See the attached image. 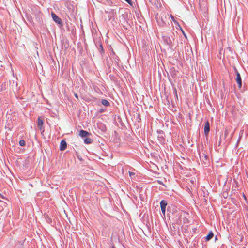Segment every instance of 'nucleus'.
Returning <instances> with one entry per match:
<instances>
[{
    "instance_id": "obj_1",
    "label": "nucleus",
    "mask_w": 248,
    "mask_h": 248,
    "mask_svg": "<svg viewBox=\"0 0 248 248\" xmlns=\"http://www.w3.org/2000/svg\"><path fill=\"white\" fill-rule=\"evenodd\" d=\"M189 217V214L185 211H182L180 215L179 219H183L184 224H188L189 223L188 217Z\"/></svg>"
},
{
    "instance_id": "obj_2",
    "label": "nucleus",
    "mask_w": 248,
    "mask_h": 248,
    "mask_svg": "<svg viewBox=\"0 0 248 248\" xmlns=\"http://www.w3.org/2000/svg\"><path fill=\"white\" fill-rule=\"evenodd\" d=\"M162 38L164 42L168 45L170 47L173 46V41L174 38L171 39L170 36L167 35L162 36Z\"/></svg>"
},
{
    "instance_id": "obj_3",
    "label": "nucleus",
    "mask_w": 248,
    "mask_h": 248,
    "mask_svg": "<svg viewBox=\"0 0 248 248\" xmlns=\"http://www.w3.org/2000/svg\"><path fill=\"white\" fill-rule=\"evenodd\" d=\"M234 71L235 72L236 78V81L237 83L238 84V87L239 89H241L242 87V79L240 76V73L238 72L237 69L236 68V67L234 68Z\"/></svg>"
},
{
    "instance_id": "obj_4",
    "label": "nucleus",
    "mask_w": 248,
    "mask_h": 248,
    "mask_svg": "<svg viewBox=\"0 0 248 248\" xmlns=\"http://www.w3.org/2000/svg\"><path fill=\"white\" fill-rule=\"evenodd\" d=\"M95 44L101 56H103L105 54V51L100 40H99L95 42Z\"/></svg>"
},
{
    "instance_id": "obj_5",
    "label": "nucleus",
    "mask_w": 248,
    "mask_h": 248,
    "mask_svg": "<svg viewBox=\"0 0 248 248\" xmlns=\"http://www.w3.org/2000/svg\"><path fill=\"white\" fill-rule=\"evenodd\" d=\"M51 16L53 18V20L59 25L60 27H61L63 26L62 20L54 13H51Z\"/></svg>"
},
{
    "instance_id": "obj_6",
    "label": "nucleus",
    "mask_w": 248,
    "mask_h": 248,
    "mask_svg": "<svg viewBox=\"0 0 248 248\" xmlns=\"http://www.w3.org/2000/svg\"><path fill=\"white\" fill-rule=\"evenodd\" d=\"M34 16L36 21L38 23H39L40 24L43 23L42 17L43 16V14L42 12H41L40 11H37L36 13L34 14Z\"/></svg>"
},
{
    "instance_id": "obj_7",
    "label": "nucleus",
    "mask_w": 248,
    "mask_h": 248,
    "mask_svg": "<svg viewBox=\"0 0 248 248\" xmlns=\"http://www.w3.org/2000/svg\"><path fill=\"white\" fill-rule=\"evenodd\" d=\"M44 121L40 117H38L37 120V127L42 133L44 132V127L43 126Z\"/></svg>"
},
{
    "instance_id": "obj_8",
    "label": "nucleus",
    "mask_w": 248,
    "mask_h": 248,
    "mask_svg": "<svg viewBox=\"0 0 248 248\" xmlns=\"http://www.w3.org/2000/svg\"><path fill=\"white\" fill-rule=\"evenodd\" d=\"M157 139L159 142L161 143H163L165 142V138H164V133L163 131L159 130H157Z\"/></svg>"
},
{
    "instance_id": "obj_9",
    "label": "nucleus",
    "mask_w": 248,
    "mask_h": 248,
    "mask_svg": "<svg viewBox=\"0 0 248 248\" xmlns=\"http://www.w3.org/2000/svg\"><path fill=\"white\" fill-rule=\"evenodd\" d=\"M160 204L162 213L165 216V212H166V208L167 205V202L166 200H162L160 202Z\"/></svg>"
},
{
    "instance_id": "obj_10",
    "label": "nucleus",
    "mask_w": 248,
    "mask_h": 248,
    "mask_svg": "<svg viewBox=\"0 0 248 248\" xmlns=\"http://www.w3.org/2000/svg\"><path fill=\"white\" fill-rule=\"evenodd\" d=\"M210 124L209 121L207 120L205 123V125L204 128V134L206 136H207L210 132Z\"/></svg>"
},
{
    "instance_id": "obj_11",
    "label": "nucleus",
    "mask_w": 248,
    "mask_h": 248,
    "mask_svg": "<svg viewBox=\"0 0 248 248\" xmlns=\"http://www.w3.org/2000/svg\"><path fill=\"white\" fill-rule=\"evenodd\" d=\"M170 229L173 234H176L179 230V227L176 223H172V226L170 227Z\"/></svg>"
},
{
    "instance_id": "obj_12",
    "label": "nucleus",
    "mask_w": 248,
    "mask_h": 248,
    "mask_svg": "<svg viewBox=\"0 0 248 248\" xmlns=\"http://www.w3.org/2000/svg\"><path fill=\"white\" fill-rule=\"evenodd\" d=\"M67 148V143L64 140H62L60 143V150L61 151H64Z\"/></svg>"
},
{
    "instance_id": "obj_13",
    "label": "nucleus",
    "mask_w": 248,
    "mask_h": 248,
    "mask_svg": "<svg viewBox=\"0 0 248 248\" xmlns=\"http://www.w3.org/2000/svg\"><path fill=\"white\" fill-rule=\"evenodd\" d=\"M202 161L203 163L205 165L208 164L209 163V157H208L207 155H206L205 153H203V155L202 158Z\"/></svg>"
},
{
    "instance_id": "obj_14",
    "label": "nucleus",
    "mask_w": 248,
    "mask_h": 248,
    "mask_svg": "<svg viewBox=\"0 0 248 248\" xmlns=\"http://www.w3.org/2000/svg\"><path fill=\"white\" fill-rule=\"evenodd\" d=\"M97 127L102 132H105L107 130L106 125L102 123L97 124Z\"/></svg>"
},
{
    "instance_id": "obj_15",
    "label": "nucleus",
    "mask_w": 248,
    "mask_h": 248,
    "mask_svg": "<svg viewBox=\"0 0 248 248\" xmlns=\"http://www.w3.org/2000/svg\"><path fill=\"white\" fill-rule=\"evenodd\" d=\"M90 134H91V133L88 132L86 131L83 130H81L79 131V136L82 138L86 137L87 136H88V135H89Z\"/></svg>"
},
{
    "instance_id": "obj_16",
    "label": "nucleus",
    "mask_w": 248,
    "mask_h": 248,
    "mask_svg": "<svg viewBox=\"0 0 248 248\" xmlns=\"http://www.w3.org/2000/svg\"><path fill=\"white\" fill-rule=\"evenodd\" d=\"M111 59L113 60V62H115V63L117 65V66H119V62L120 59L117 55L112 56Z\"/></svg>"
},
{
    "instance_id": "obj_17",
    "label": "nucleus",
    "mask_w": 248,
    "mask_h": 248,
    "mask_svg": "<svg viewBox=\"0 0 248 248\" xmlns=\"http://www.w3.org/2000/svg\"><path fill=\"white\" fill-rule=\"evenodd\" d=\"M214 236V233L212 231H210L208 234L205 237V240L206 241H208L211 240Z\"/></svg>"
},
{
    "instance_id": "obj_18",
    "label": "nucleus",
    "mask_w": 248,
    "mask_h": 248,
    "mask_svg": "<svg viewBox=\"0 0 248 248\" xmlns=\"http://www.w3.org/2000/svg\"><path fill=\"white\" fill-rule=\"evenodd\" d=\"M25 240L23 241H20L16 243V248H23V244Z\"/></svg>"
},
{
    "instance_id": "obj_19",
    "label": "nucleus",
    "mask_w": 248,
    "mask_h": 248,
    "mask_svg": "<svg viewBox=\"0 0 248 248\" xmlns=\"http://www.w3.org/2000/svg\"><path fill=\"white\" fill-rule=\"evenodd\" d=\"M92 142H93V140L91 138L88 137L85 138L84 140V142L87 144H91Z\"/></svg>"
},
{
    "instance_id": "obj_20",
    "label": "nucleus",
    "mask_w": 248,
    "mask_h": 248,
    "mask_svg": "<svg viewBox=\"0 0 248 248\" xmlns=\"http://www.w3.org/2000/svg\"><path fill=\"white\" fill-rule=\"evenodd\" d=\"M101 103L102 105L106 107L109 106L110 105V103L108 102V100L106 99H102L101 100Z\"/></svg>"
},
{
    "instance_id": "obj_21",
    "label": "nucleus",
    "mask_w": 248,
    "mask_h": 248,
    "mask_svg": "<svg viewBox=\"0 0 248 248\" xmlns=\"http://www.w3.org/2000/svg\"><path fill=\"white\" fill-rule=\"evenodd\" d=\"M76 156L77 157V158L81 161H83V159H82V157L80 155H79V154L77 152H76Z\"/></svg>"
},
{
    "instance_id": "obj_22",
    "label": "nucleus",
    "mask_w": 248,
    "mask_h": 248,
    "mask_svg": "<svg viewBox=\"0 0 248 248\" xmlns=\"http://www.w3.org/2000/svg\"><path fill=\"white\" fill-rule=\"evenodd\" d=\"M172 87H173L174 94L175 96L176 97V98H178L177 89L175 86L174 87L173 86Z\"/></svg>"
},
{
    "instance_id": "obj_23",
    "label": "nucleus",
    "mask_w": 248,
    "mask_h": 248,
    "mask_svg": "<svg viewBox=\"0 0 248 248\" xmlns=\"http://www.w3.org/2000/svg\"><path fill=\"white\" fill-rule=\"evenodd\" d=\"M19 145L21 146H24L25 145V141L24 140H20L19 141Z\"/></svg>"
},
{
    "instance_id": "obj_24",
    "label": "nucleus",
    "mask_w": 248,
    "mask_h": 248,
    "mask_svg": "<svg viewBox=\"0 0 248 248\" xmlns=\"http://www.w3.org/2000/svg\"><path fill=\"white\" fill-rule=\"evenodd\" d=\"M180 29H181V30L182 31V33L184 35V36H185V37L186 38H187L185 32L183 31V30L182 29V28L181 27H180Z\"/></svg>"
},
{
    "instance_id": "obj_25",
    "label": "nucleus",
    "mask_w": 248,
    "mask_h": 248,
    "mask_svg": "<svg viewBox=\"0 0 248 248\" xmlns=\"http://www.w3.org/2000/svg\"><path fill=\"white\" fill-rule=\"evenodd\" d=\"M125 1H126L130 5H132V1L131 0H124Z\"/></svg>"
},
{
    "instance_id": "obj_26",
    "label": "nucleus",
    "mask_w": 248,
    "mask_h": 248,
    "mask_svg": "<svg viewBox=\"0 0 248 248\" xmlns=\"http://www.w3.org/2000/svg\"><path fill=\"white\" fill-rule=\"evenodd\" d=\"M111 57H112V56H115L116 55L115 52L113 50H112L110 53Z\"/></svg>"
},
{
    "instance_id": "obj_27",
    "label": "nucleus",
    "mask_w": 248,
    "mask_h": 248,
    "mask_svg": "<svg viewBox=\"0 0 248 248\" xmlns=\"http://www.w3.org/2000/svg\"><path fill=\"white\" fill-rule=\"evenodd\" d=\"M170 17H171V19L173 21V22L174 23H175L176 21H175V20L174 19V17L172 15H170Z\"/></svg>"
},
{
    "instance_id": "obj_28",
    "label": "nucleus",
    "mask_w": 248,
    "mask_h": 248,
    "mask_svg": "<svg viewBox=\"0 0 248 248\" xmlns=\"http://www.w3.org/2000/svg\"><path fill=\"white\" fill-rule=\"evenodd\" d=\"M157 183L160 184V185H163V183L162 181H160V180H157Z\"/></svg>"
},
{
    "instance_id": "obj_29",
    "label": "nucleus",
    "mask_w": 248,
    "mask_h": 248,
    "mask_svg": "<svg viewBox=\"0 0 248 248\" xmlns=\"http://www.w3.org/2000/svg\"><path fill=\"white\" fill-rule=\"evenodd\" d=\"M135 173L134 172H130L129 171V175L131 176L132 175H134Z\"/></svg>"
},
{
    "instance_id": "obj_30",
    "label": "nucleus",
    "mask_w": 248,
    "mask_h": 248,
    "mask_svg": "<svg viewBox=\"0 0 248 248\" xmlns=\"http://www.w3.org/2000/svg\"><path fill=\"white\" fill-rule=\"evenodd\" d=\"M74 96L75 97H76L77 99H78V95L77 93H74Z\"/></svg>"
},
{
    "instance_id": "obj_31",
    "label": "nucleus",
    "mask_w": 248,
    "mask_h": 248,
    "mask_svg": "<svg viewBox=\"0 0 248 248\" xmlns=\"http://www.w3.org/2000/svg\"><path fill=\"white\" fill-rule=\"evenodd\" d=\"M104 111V110L103 109H101L100 111H99V112L100 113H102Z\"/></svg>"
},
{
    "instance_id": "obj_32",
    "label": "nucleus",
    "mask_w": 248,
    "mask_h": 248,
    "mask_svg": "<svg viewBox=\"0 0 248 248\" xmlns=\"http://www.w3.org/2000/svg\"><path fill=\"white\" fill-rule=\"evenodd\" d=\"M240 139H241V137H239V139H238V141H237V143L239 142V140H240Z\"/></svg>"
},
{
    "instance_id": "obj_33",
    "label": "nucleus",
    "mask_w": 248,
    "mask_h": 248,
    "mask_svg": "<svg viewBox=\"0 0 248 248\" xmlns=\"http://www.w3.org/2000/svg\"><path fill=\"white\" fill-rule=\"evenodd\" d=\"M112 248H116L114 246H112Z\"/></svg>"
},
{
    "instance_id": "obj_34",
    "label": "nucleus",
    "mask_w": 248,
    "mask_h": 248,
    "mask_svg": "<svg viewBox=\"0 0 248 248\" xmlns=\"http://www.w3.org/2000/svg\"><path fill=\"white\" fill-rule=\"evenodd\" d=\"M215 239H217V236H216Z\"/></svg>"
},
{
    "instance_id": "obj_35",
    "label": "nucleus",
    "mask_w": 248,
    "mask_h": 248,
    "mask_svg": "<svg viewBox=\"0 0 248 248\" xmlns=\"http://www.w3.org/2000/svg\"><path fill=\"white\" fill-rule=\"evenodd\" d=\"M244 197L246 198V196L245 195H244Z\"/></svg>"
}]
</instances>
